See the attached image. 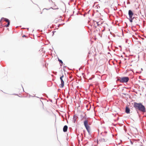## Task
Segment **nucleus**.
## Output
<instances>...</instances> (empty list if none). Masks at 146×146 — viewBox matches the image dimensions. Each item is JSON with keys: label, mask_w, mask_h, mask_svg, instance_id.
<instances>
[{"label": "nucleus", "mask_w": 146, "mask_h": 146, "mask_svg": "<svg viewBox=\"0 0 146 146\" xmlns=\"http://www.w3.org/2000/svg\"><path fill=\"white\" fill-rule=\"evenodd\" d=\"M133 107L136 110H138L141 112L144 113L146 111L145 107L141 103L134 102Z\"/></svg>", "instance_id": "nucleus-1"}, {"label": "nucleus", "mask_w": 146, "mask_h": 146, "mask_svg": "<svg viewBox=\"0 0 146 146\" xmlns=\"http://www.w3.org/2000/svg\"><path fill=\"white\" fill-rule=\"evenodd\" d=\"M84 125L88 133L90 132V127L89 125H90V123H89L88 119H86L84 122Z\"/></svg>", "instance_id": "nucleus-2"}, {"label": "nucleus", "mask_w": 146, "mask_h": 146, "mask_svg": "<svg viewBox=\"0 0 146 146\" xmlns=\"http://www.w3.org/2000/svg\"><path fill=\"white\" fill-rule=\"evenodd\" d=\"M128 14L129 16V21L131 23H132L133 22V20L134 18V17H133V13L131 10H129L128 12Z\"/></svg>", "instance_id": "nucleus-3"}, {"label": "nucleus", "mask_w": 146, "mask_h": 146, "mask_svg": "<svg viewBox=\"0 0 146 146\" xmlns=\"http://www.w3.org/2000/svg\"><path fill=\"white\" fill-rule=\"evenodd\" d=\"M129 80V78L127 77H123L120 78L119 80L120 81L123 83L127 82Z\"/></svg>", "instance_id": "nucleus-4"}, {"label": "nucleus", "mask_w": 146, "mask_h": 146, "mask_svg": "<svg viewBox=\"0 0 146 146\" xmlns=\"http://www.w3.org/2000/svg\"><path fill=\"white\" fill-rule=\"evenodd\" d=\"M3 19H5V21L7 23V25H5V27H8L10 25V22L8 19L6 18L3 17L2 18L1 20H0V24H2V22L1 21H3Z\"/></svg>", "instance_id": "nucleus-5"}, {"label": "nucleus", "mask_w": 146, "mask_h": 146, "mask_svg": "<svg viewBox=\"0 0 146 146\" xmlns=\"http://www.w3.org/2000/svg\"><path fill=\"white\" fill-rule=\"evenodd\" d=\"M60 79L61 81V84L59 85L60 87L63 88L64 85V75H62L61 76Z\"/></svg>", "instance_id": "nucleus-6"}, {"label": "nucleus", "mask_w": 146, "mask_h": 146, "mask_svg": "<svg viewBox=\"0 0 146 146\" xmlns=\"http://www.w3.org/2000/svg\"><path fill=\"white\" fill-rule=\"evenodd\" d=\"M108 140V139L106 138H102V137H101L99 139L98 141L99 142H103L106 141Z\"/></svg>", "instance_id": "nucleus-7"}, {"label": "nucleus", "mask_w": 146, "mask_h": 146, "mask_svg": "<svg viewBox=\"0 0 146 146\" xmlns=\"http://www.w3.org/2000/svg\"><path fill=\"white\" fill-rule=\"evenodd\" d=\"M98 25L100 26V25H103L104 23V22L102 21H99L97 22Z\"/></svg>", "instance_id": "nucleus-8"}, {"label": "nucleus", "mask_w": 146, "mask_h": 146, "mask_svg": "<svg viewBox=\"0 0 146 146\" xmlns=\"http://www.w3.org/2000/svg\"><path fill=\"white\" fill-rule=\"evenodd\" d=\"M68 129V126L67 125H65L63 128V131L64 132H65L67 131Z\"/></svg>", "instance_id": "nucleus-9"}, {"label": "nucleus", "mask_w": 146, "mask_h": 146, "mask_svg": "<svg viewBox=\"0 0 146 146\" xmlns=\"http://www.w3.org/2000/svg\"><path fill=\"white\" fill-rule=\"evenodd\" d=\"M125 112L127 113H130V109L129 108L127 107L126 108Z\"/></svg>", "instance_id": "nucleus-10"}, {"label": "nucleus", "mask_w": 146, "mask_h": 146, "mask_svg": "<svg viewBox=\"0 0 146 146\" xmlns=\"http://www.w3.org/2000/svg\"><path fill=\"white\" fill-rule=\"evenodd\" d=\"M73 119L74 120V122H75L76 121V116H75L74 115V116Z\"/></svg>", "instance_id": "nucleus-11"}, {"label": "nucleus", "mask_w": 146, "mask_h": 146, "mask_svg": "<svg viewBox=\"0 0 146 146\" xmlns=\"http://www.w3.org/2000/svg\"><path fill=\"white\" fill-rule=\"evenodd\" d=\"M58 61H59V62L60 63H61V64H63V62H62V60H60V59H58Z\"/></svg>", "instance_id": "nucleus-12"}, {"label": "nucleus", "mask_w": 146, "mask_h": 146, "mask_svg": "<svg viewBox=\"0 0 146 146\" xmlns=\"http://www.w3.org/2000/svg\"><path fill=\"white\" fill-rule=\"evenodd\" d=\"M45 10L47 12H49L50 11V10L48 9H46Z\"/></svg>", "instance_id": "nucleus-13"}, {"label": "nucleus", "mask_w": 146, "mask_h": 146, "mask_svg": "<svg viewBox=\"0 0 146 146\" xmlns=\"http://www.w3.org/2000/svg\"><path fill=\"white\" fill-rule=\"evenodd\" d=\"M26 37V36L25 35H24L23 36V37Z\"/></svg>", "instance_id": "nucleus-14"}, {"label": "nucleus", "mask_w": 146, "mask_h": 146, "mask_svg": "<svg viewBox=\"0 0 146 146\" xmlns=\"http://www.w3.org/2000/svg\"><path fill=\"white\" fill-rule=\"evenodd\" d=\"M140 146H143V145H141Z\"/></svg>", "instance_id": "nucleus-15"}, {"label": "nucleus", "mask_w": 146, "mask_h": 146, "mask_svg": "<svg viewBox=\"0 0 146 146\" xmlns=\"http://www.w3.org/2000/svg\"><path fill=\"white\" fill-rule=\"evenodd\" d=\"M3 20L4 21H5V19H3Z\"/></svg>", "instance_id": "nucleus-16"}, {"label": "nucleus", "mask_w": 146, "mask_h": 146, "mask_svg": "<svg viewBox=\"0 0 146 146\" xmlns=\"http://www.w3.org/2000/svg\"><path fill=\"white\" fill-rule=\"evenodd\" d=\"M102 26H103V27H104V26L103 25V24L102 25Z\"/></svg>", "instance_id": "nucleus-17"}]
</instances>
